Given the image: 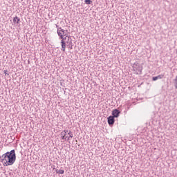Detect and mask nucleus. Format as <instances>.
Returning <instances> with one entry per match:
<instances>
[{"label": "nucleus", "instance_id": "nucleus-1", "mask_svg": "<svg viewBox=\"0 0 177 177\" xmlns=\"http://www.w3.org/2000/svg\"><path fill=\"white\" fill-rule=\"evenodd\" d=\"M1 161L4 162L6 167L13 165L16 162V152L15 149L3 153L1 157Z\"/></svg>", "mask_w": 177, "mask_h": 177}, {"label": "nucleus", "instance_id": "nucleus-2", "mask_svg": "<svg viewBox=\"0 0 177 177\" xmlns=\"http://www.w3.org/2000/svg\"><path fill=\"white\" fill-rule=\"evenodd\" d=\"M63 28H59L57 29V32L58 36L59 37V39L61 40V50H62V52H66V41H64V37H63V34H62V31H63Z\"/></svg>", "mask_w": 177, "mask_h": 177}, {"label": "nucleus", "instance_id": "nucleus-3", "mask_svg": "<svg viewBox=\"0 0 177 177\" xmlns=\"http://www.w3.org/2000/svg\"><path fill=\"white\" fill-rule=\"evenodd\" d=\"M132 68L134 74H136L137 75H140V74H142L143 66L138 62H135L133 64Z\"/></svg>", "mask_w": 177, "mask_h": 177}, {"label": "nucleus", "instance_id": "nucleus-4", "mask_svg": "<svg viewBox=\"0 0 177 177\" xmlns=\"http://www.w3.org/2000/svg\"><path fill=\"white\" fill-rule=\"evenodd\" d=\"M68 135H69L68 137H67V136L65 137V136H61V139L62 140H70L71 138H72L73 136H74V135L71 133V131H68Z\"/></svg>", "mask_w": 177, "mask_h": 177}, {"label": "nucleus", "instance_id": "nucleus-5", "mask_svg": "<svg viewBox=\"0 0 177 177\" xmlns=\"http://www.w3.org/2000/svg\"><path fill=\"white\" fill-rule=\"evenodd\" d=\"M120 113L121 112L118 109H114L112 111V117H113L114 118H118V117H120Z\"/></svg>", "mask_w": 177, "mask_h": 177}, {"label": "nucleus", "instance_id": "nucleus-6", "mask_svg": "<svg viewBox=\"0 0 177 177\" xmlns=\"http://www.w3.org/2000/svg\"><path fill=\"white\" fill-rule=\"evenodd\" d=\"M115 120H114V117L113 116H109L108 118V124L109 125H114V122H115Z\"/></svg>", "mask_w": 177, "mask_h": 177}, {"label": "nucleus", "instance_id": "nucleus-7", "mask_svg": "<svg viewBox=\"0 0 177 177\" xmlns=\"http://www.w3.org/2000/svg\"><path fill=\"white\" fill-rule=\"evenodd\" d=\"M162 78H164V75H159L156 77H153L152 80L157 81V80H162Z\"/></svg>", "mask_w": 177, "mask_h": 177}, {"label": "nucleus", "instance_id": "nucleus-8", "mask_svg": "<svg viewBox=\"0 0 177 177\" xmlns=\"http://www.w3.org/2000/svg\"><path fill=\"white\" fill-rule=\"evenodd\" d=\"M12 21H13V23H16V21H17V24H19V21H20V18H18L17 16H16L12 19Z\"/></svg>", "mask_w": 177, "mask_h": 177}, {"label": "nucleus", "instance_id": "nucleus-9", "mask_svg": "<svg viewBox=\"0 0 177 177\" xmlns=\"http://www.w3.org/2000/svg\"><path fill=\"white\" fill-rule=\"evenodd\" d=\"M56 174H60L61 175H63V174H64V170H63V169H56Z\"/></svg>", "mask_w": 177, "mask_h": 177}, {"label": "nucleus", "instance_id": "nucleus-10", "mask_svg": "<svg viewBox=\"0 0 177 177\" xmlns=\"http://www.w3.org/2000/svg\"><path fill=\"white\" fill-rule=\"evenodd\" d=\"M174 85L175 89H177V75L176 76V78L174 80Z\"/></svg>", "mask_w": 177, "mask_h": 177}, {"label": "nucleus", "instance_id": "nucleus-11", "mask_svg": "<svg viewBox=\"0 0 177 177\" xmlns=\"http://www.w3.org/2000/svg\"><path fill=\"white\" fill-rule=\"evenodd\" d=\"M67 30L63 29V31L62 32V34L63 35V38H64V37H66V35H67Z\"/></svg>", "mask_w": 177, "mask_h": 177}, {"label": "nucleus", "instance_id": "nucleus-12", "mask_svg": "<svg viewBox=\"0 0 177 177\" xmlns=\"http://www.w3.org/2000/svg\"><path fill=\"white\" fill-rule=\"evenodd\" d=\"M84 3H85L86 5H91V3H92V0H85V1H84Z\"/></svg>", "mask_w": 177, "mask_h": 177}, {"label": "nucleus", "instance_id": "nucleus-13", "mask_svg": "<svg viewBox=\"0 0 177 177\" xmlns=\"http://www.w3.org/2000/svg\"><path fill=\"white\" fill-rule=\"evenodd\" d=\"M66 40L70 41V37L66 36L65 37H64V42H66Z\"/></svg>", "mask_w": 177, "mask_h": 177}, {"label": "nucleus", "instance_id": "nucleus-14", "mask_svg": "<svg viewBox=\"0 0 177 177\" xmlns=\"http://www.w3.org/2000/svg\"><path fill=\"white\" fill-rule=\"evenodd\" d=\"M61 136H65L66 137V132H64V131H62V132H61Z\"/></svg>", "mask_w": 177, "mask_h": 177}, {"label": "nucleus", "instance_id": "nucleus-15", "mask_svg": "<svg viewBox=\"0 0 177 177\" xmlns=\"http://www.w3.org/2000/svg\"><path fill=\"white\" fill-rule=\"evenodd\" d=\"M5 75H9V73H6V71H4Z\"/></svg>", "mask_w": 177, "mask_h": 177}, {"label": "nucleus", "instance_id": "nucleus-16", "mask_svg": "<svg viewBox=\"0 0 177 177\" xmlns=\"http://www.w3.org/2000/svg\"><path fill=\"white\" fill-rule=\"evenodd\" d=\"M63 132H65L66 135H67V133L68 132V130H64Z\"/></svg>", "mask_w": 177, "mask_h": 177}, {"label": "nucleus", "instance_id": "nucleus-17", "mask_svg": "<svg viewBox=\"0 0 177 177\" xmlns=\"http://www.w3.org/2000/svg\"><path fill=\"white\" fill-rule=\"evenodd\" d=\"M56 28L58 30V28H59V26L56 25Z\"/></svg>", "mask_w": 177, "mask_h": 177}]
</instances>
